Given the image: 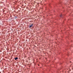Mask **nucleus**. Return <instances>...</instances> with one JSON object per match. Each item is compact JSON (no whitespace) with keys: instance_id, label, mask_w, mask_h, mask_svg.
Segmentation results:
<instances>
[{"instance_id":"f257e3e1","label":"nucleus","mask_w":73,"mask_h":73,"mask_svg":"<svg viewBox=\"0 0 73 73\" xmlns=\"http://www.w3.org/2000/svg\"><path fill=\"white\" fill-rule=\"evenodd\" d=\"M32 25H33V24H31V25L29 26L30 28H31L32 27Z\"/></svg>"},{"instance_id":"f03ea898","label":"nucleus","mask_w":73,"mask_h":73,"mask_svg":"<svg viewBox=\"0 0 73 73\" xmlns=\"http://www.w3.org/2000/svg\"><path fill=\"white\" fill-rule=\"evenodd\" d=\"M14 59L15 60H17V59H18V58L16 57V58H14Z\"/></svg>"},{"instance_id":"7ed1b4c3","label":"nucleus","mask_w":73,"mask_h":73,"mask_svg":"<svg viewBox=\"0 0 73 73\" xmlns=\"http://www.w3.org/2000/svg\"><path fill=\"white\" fill-rule=\"evenodd\" d=\"M60 17H61L62 16V15H60Z\"/></svg>"},{"instance_id":"20e7f679","label":"nucleus","mask_w":73,"mask_h":73,"mask_svg":"<svg viewBox=\"0 0 73 73\" xmlns=\"http://www.w3.org/2000/svg\"><path fill=\"white\" fill-rule=\"evenodd\" d=\"M16 18H17L16 17Z\"/></svg>"}]
</instances>
